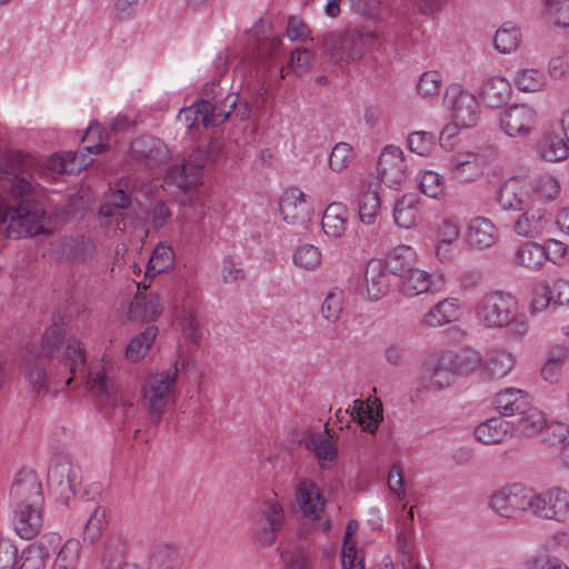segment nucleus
Returning <instances> with one entry per match:
<instances>
[{
	"label": "nucleus",
	"mask_w": 569,
	"mask_h": 569,
	"mask_svg": "<svg viewBox=\"0 0 569 569\" xmlns=\"http://www.w3.org/2000/svg\"><path fill=\"white\" fill-rule=\"evenodd\" d=\"M73 151H66L61 154L52 156L47 167L50 171L62 174V173H74L79 172L80 166L76 167Z\"/></svg>",
	"instance_id": "774afa93"
},
{
	"label": "nucleus",
	"mask_w": 569,
	"mask_h": 569,
	"mask_svg": "<svg viewBox=\"0 0 569 569\" xmlns=\"http://www.w3.org/2000/svg\"><path fill=\"white\" fill-rule=\"evenodd\" d=\"M64 336L62 320H53L52 325L42 335L40 355L44 358L53 357L59 351Z\"/></svg>",
	"instance_id": "c03bdc74"
},
{
	"label": "nucleus",
	"mask_w": 569,
	"mask_h": 569,
	"mask_svg": "<svg viewBox=\"0 0 569 569\" xmlns=\"http://www.w3.org/2000/svg\"><path fill=\"white\" fill-rule=\"evenodd\" d=\"M491 403L500 416L515 418L510 425L517 437L532 438L546 426V415L530 393H496Z\"/></svg>",
	"instance_id": "7ed1b4c3"
},
{
	"label": "nucleus",
	"mask_w": 569,
	"mask_h": 569,
	"mask_svg": "<svg viewBox=\"0 0 569 569\" xmlns=\"http://www.w3.org/2000/svg\"><path fill=\"white\" fill-rule=\"evenodd\" d=\"M158 335V328L153 325L146 327L134 336L127 346L126 357L131 362H137L146 356Z\"/></svg>",
	"instance_id": "58836bf2"
},
{
	"label": "nucleus",
	"mask_w": 569,
	"mask_h": 569,
	"mask_svg": "<svg viewBox=\"0 0 569 569\" xmlns=\"http://www.w3.org/2000/svg\"><path fill=\"white\" fill-rule=\"evenodd\" d=\"M183 558L178 548L162 543L156 546L149 558L148 569H182Z\"/></svg>",
	"instance_id": "473e14b6"
},
{
	"label": "nucleus",
	"mask_w": 569,
	"mask_h": 569,
	"mask_svg": "<svg viewBox=\"0 0 569 569\" xmlns=\"http://www.w3.org/2000/svg\"><path fill=\"white\" fill-rule=\"evenodd\" d=\"M476 316L486 328H503L506 336L513 339L522 338L529 330L528 319L519 312L517 299L503 291L482 296L477 303Z\"/></svg>",
	"instance_id": "f03ea898"
},
{
	"label": "nucleus",
	"mask_w": 569,
	"mask_h": 569,
	"mask_svg": "<svg viewBox=\"0 0 569 569\" xmlns=\"http://www.w3.org/2000/svg\"><path fill=\"white\" fill-rule=\"evenodd\" d=\"M48 486L59 500L67 503L81 485V469L69 455L54 456L48 469Z\"/></svg>",
	"instance_id": "39448f33"
},
{
	"label": "nucleus",
	"mask_w": 569,
	"mask_h": 569,
	"mask_svg": "<svg viewBox=\"0 0 569 569\" xmlns=\"http://www.w3.org/2000/svg\"><path fill=\"white\" fill-rule=\"evenodd\" d=\"M456 372L451 366L442 363V355L438 358L436 367L432 369L427 379V387L429 389H445L453 385Z\"/></svg>",
	"instance_id": "5fc2aeb1"
},
{
	"label": "nucleus",
	"mask_w": 569,
	"mask_h": 569,
	"mask_svg": "<svg viewBox=\"0 0 569 569\" xmlns=\"http://www.w3.org/2000/svg\"><path fill=\"white\" fill-rule=\"evenodd\" d=\"M447 168L452 178L459 182H471L482 174L480 157L473 152L452 156Z\"/></svg>",
	"instance_id": "412c9836"
},
{
	"label": "nucleus",
	"mask_w": 569,
	"mask_h": 569,
	"mask_svg": "<svg viewBox=\"0 0 569 569\" xmlns=\"http://www.w3.org/2000/svg\"><path fill=\"white\" fill-rule=\"evenodd\" d=\"M336 438V432H330L326 427L323 433H309L303 440L306 448L316 456L321 469L329 468L338 457Z\"/></svg>",
	"instance_id": "a211bd4d"
},
{
	"label": "nucleus",
	"mask_w": 569,
	"mask_h": 569,
	"mask_svg": "<svg viewBox=\"0 0 569 569\" xmlns=\"http://www.w3.org/2000/svg\"><path fill=\"white\" fill-rule=\"evenodd\" d=\"M296 500L302 512L315 520L321 518L326 500L318 485L310 479H301L296 486Z\"/></svg>",
	"instance_id": "f3484780"
},
{
	"label": "nucleus",
	"mask_w": 569,
	"mask_h": 569,
	"mask_svg": "<svg viewBox=\"0 0 569 569\" xmlns=\"http://www.w3.org/2000/svg\"><path fill=\"white\" fill-rule=\"evenodd\" d=\"M31 159L21 151H9L0 156V180L10 183L13 198H21L16 206L0 199V229L4 227L8 238H26L44 231L46 208L33 198L32 184L20 177L30 167Z\"/></svg>",
	"instance_id": "f257e3e1"
},
{
	"label": "nucleus",
	"mask_w": 569,
	"mask_h": 569,
	"mask_svg": "<svg viewBox=\"0 0 569 569\" xmlns=\"http://www.w3.org/2000/svg\"><path fill=\"white\" fill-rule=\"evenodd\" d=\"M9 498L11 507L43 508V487L39 475L33 469L21 468L14 475Z\"/></svg>",
	"instance_id": "1a4fd4ad"
},
{
	"label": "nucleus",
	"mask_w": 569,
	"mask_h": 569,
	"mask_svg": "<svg viewBox=\"0 0 569 569\" xmlns=\"http://www.w3.org/2000/svg\"><path fill=\"white\" fill-rule=\"evenodd\" d=\"M412 257L413 252L409 247L396 248L388 254L385 266L392 274L403 278L413 269Z\"/></svg>",
	"instance_id": "37998d69"
},
{
	"label": "nucleus",
	"mask_w": 569,
	"mask_h": 569,
	"mask_svg": "<svg viewBox=\"0 0 569 569\" xmlns=\"http://www.w3.org/2000/svg\"><path fill=\"white\" fill-rule=\"evenodd\" d=\"M549 21L557 27L569 26V0H545Z\"/></svg>",
	"instance_id": "13d9d810"
},
{
	"label": "nucleus",
	"mask_w": 569,
	"mask_h": 569,
	"mask_svg": "<svg viewBox=\"0 0 569 569\" xmlns=\"http://www.w3.org/2000/svg\"><path fill=\"white\" fill-rule=\"evenodd\" d=\"M130 180H120L116 189H111L106 202L100 206L99 213L106 218L116 216V210L128 209L131 204V193L127 191Z\"/></svg>",
	"instance_id": "e433bc0d"
},
{
	"label": "nucleus",
	"mask_w": 569,
	"mask_h": 569,
	"mask_svg": "<svg viewBox=\"0 0 569 569\" xmlns=\"http://www.w3.org/2000/svg\"><path fill=\"white\" fill-rule=\"evenodd\" d=\"M459 306L456 299H443L431 308L423 318V323L428 327H439L458 319Z\"/></svg>",
	"instance_id": "c9c22d12"
},
{
	"label": "nucleus",
	"mask_w": 569,
	"mask_h": 569,
	"mask_svg": "<svg viewBox=\"0 0 569 569\" xmlns=\"http://www.w3.org/2000/svg\"><path fill=\"white\" fill-rule=\"evenodd\" d=\"M284 520L282 507L274 500L263 503L259 516V528L256 530V538L262 546H270L274 542L278 532Z\"/></svg>",
	"instance_id": "2eb2a0df"
},
{
	"label": "nucleus",
	"mask_w": 569,
	"mask_h": 569,
	"mask_svg": "<svg viewBox=\"0 0 569 569\" xmlns=\"http://www.w3.org/2000/svg\"><path fill=\"white\" fill-rule=\"evenodd\" d=\"M126 545L120 537H110L103 547L102 566L104 569H120L124 557Z\"/></svg>",
	"instance_id": "09e8293b"
},
{
	"label": "nucleus",
	"mask_w": 569,
	"mask_h": 569,
	"mask_svg": "<svg viewBox=\"0 0 569 569\" xmlns=\"http://www.w3.org/2000/svg\"><path fill=\"white\" fill-rule=\"evenodd\" d=\"M518 266L529 270H540L545 264L543 246L537 242H526L515 253Z\"/></svg>",
	"instance_id": "a19ab883"
},
{
	"label": "nucleus",
	"mask_w": 569,
	"mask_h": 569,
	"mask_svg": "<svg viewBox=\"0 0 569 569\" xmlns=\"http://www.w3.org/2000/svg\"><path fill=\"white\" fill-rule=\"evenodd\" d=\"M529 183L526 178L511 177L500 187L497 201L502 210L522 211L529 204Z\"/></svg>",
	"instance_id": "ddd939ff"
},
{
	"label": "nucleus",
	"mask_w": 569,
	"mask_h": 569,
	"mask_svg": "<svg viewBox=\"0 0 569 569\" xmlns=\"http://www.w3.org/2000/svg\"><path fill=\"white\" fill-rule=\"evenodd\" d=\"M377 169L382 182L400 181L405 169L402 150L396 146H387L378 159Z\"/></svg>",
	"instance_id": "4be33fe9"
},
{
	"label": "nucleus",
	"mask_w": 569,
	"mask_h": 569,
	"mask_svg": "<svg viewBox=\"0 0 569 569\" xmlns=\"http://www.w3.org/2000/svg\"><path fill=\"white\" fill-rule=\"evenodd\" d=\"M62 361L69 368L72 375L66 380V385L80 376L81 379H87L88 383H92V388H98L99 391H108L113 388L111 379L107 376L104 370L92 372L86 363V353L82 343L77 339H69L66 350L62 352Z\"/></svg>",
	"instance_id": "0eeeda50"
},
{
	"label": "nucleus",
	"mask_w": 569,
	"mask_h": 569,
	"mask_svg": "<svg viewBox=\"0 0 569 569\" xmlns=\"http://www.w3.org/2000/svg\"><path fill=\"white\" fill-rule=\"evenodd\" d=\"M69 248L72 259L82 262L91 259L96 251L94 243L86 236H78L72 239Z\"/></svg>",
	"instance_id": "69168bd1"
},
{
	"label": "nucleus",
	"mask_w": 569,
	"mask_h": 569,
	"mask_svg": "<svg viewBox=\"0 0 569 569\" xmlns=\"http://www.w3.org/2000/svg\"><path fill=\"white\" fill-rule=\"evenodd\" d=\"M376 42L373 32L363 29L329 33L323 38V50L331 59L350 63L359 60Z\"/></svg>",
	"instance_id": "20e7f679"
},
{
	"label": "nucleus",
	"mask_w": 569,
	"mask_h": 569,
	"mask_svg": "<svg viewBox=\"0 0 569 569\" xmlns=\"http://www.w3.org/2000/svg\"><path fill=\"white\" fill-rule=\"evenodd\" d=\"M549 222L550 216L545 209L527 207L513 222L512 230L520 237L536 238L546 231Z\"/></svg>",
	"instance_id": "6ab92c4d"
},
{
	"label": "nucleus",
	"mask_w": 569,
	"mask_h": 569,
	"mask_svg": "<svg viewBox=\"0 0 569 569\" xmlns=\"http://www.w3.org/2000/svg\"><path fill=\"white\" fill-rule=\"evenodd\" d=\"M108 515L109 512L106 507L98 506L94 508L83 527V540L86 542L93 545L98 540L103 530L108 527Z\"/></svg>",
	"instance_id": "a18cd8bd"
},
{
	"label": "nucleus",
	"mask_w": 569,
	"mask_h": 569,
	"mask_svg": "<svg viewBox=\"0 0 569 569\" xmlns=\"http://www.w3.org/2000/svg\"><path fill=\"white\" fill-rule=\"evenodd\" d=\"M568 358L569 351L567 348L560 346L551 348L540 371L542 379L550 383L557 382L561 375V368Z\"/></svg>",
	"instance_id": "79ce46f5"
},
{
	"label": "nucleus",
	"mask_w": 569,
	"mask_h": 569,
	"mask_svg": "<svg viewBox=\"0 0 569 569\" xmlns=\"http://www.w3.org/2000/svg\"><path fill=\"white\" fill-rule=\"evenodd\" d=\"M293 261L302 269L315 270L321 263V253L312 244H302L296 250Z\"/></svg>",
	"instance_id": "bf43d9fd"
},
{
	"label": "nucleus",
	"mask_w": 569,
	"mask_h": 569,
	"mask_svg": "<svg viewBox=\"0 0 569 569\" xmlns=\"http://www.w3.org/2000/svg\"><path fill=\"white\" fill-rule=\"evenodd\" d=\"M352 159V148L349 143H337L329 157V167L335 172H342Z\"/></svg>",
	"instance_id": "0e129e2a"
},
{
	"label": "nucleus",
	"mask_w": 569,
	"mask_h": 569,
	"mask_svg": "<svg viewBox=\"0 0 569 569\" xmlns=\"http://www.w3.org/2000/svg\"><path fill=\"white\" fill-rule=\"evenodd\" d=\"M455 122L461 128L476 126L479 119V106L472 93L462 91L459 87H452L445 97Z\"/></svg>",
	"instance_id": "9d476101"
},
{
	"label": "nucleus",
	"mask_w": 569,
	"mask_h": 569,
	"mask_svg": "<svg viewBox=\"0 0 569 569\" xmlns=\"http://www.w3.org/2000/svg\"><path fill=\"white\" fill-rule=\"evenodd\" d=\"M552 510L557 522L569 520V490L560 486L551 487Z\"/></svg>",
	"instance_id": "680f3d73"
},
{
	"label": "nucleus",
	"mask_w": 569,
	"mask_h": 569,
	"mask_svg": "<svg viewBox=\"0 0 569 569\" xmlns=\"http://www.w3.org/2000/svg\"><path fill=\"white\" fill-rule=\"evenodd\" d=\"M520 30L512 22H505L496 32L493 44L501 53H510L520 43Z\"/></svg>",
	"instance_id": "49530a36"
},
{
	"label": "nucleus",
	"mask_w": 569,
	"mask_h": 569,
	"mask_svg": "<svg viewBox=\"0 0 569 569\" xmlns=\"http://www.w3.org/2000/svg\"><path fill=\"white\" fill-rule=\"evenodd\" d=\"M537 152L543 160L556 162L567 159L569 147L560 136L547 133L538 141Z\"/></svg>",
	"instance_id": "f704fd0d"
},
{
	"label": "nucleus",
	"mask_w": 569,
	"mask_h": 569,
	"mask_svg": "<svg viewBox=\"0 0 569 569\" xmlns=\"http://www.w3.org/2000/svg\"><path fill=\"white\" fill-rule=\"evenodd\" d=\"M516 86L523 92H538L546 86L545 74L537 69H523L517 73Z\"/></svg>",
	"instance_id": "4d7b16f0"
},
{
	"label": "nucleus",
	"mask_w": 569,
	"mask_h": 569,
	"mask_svg": "<svg viewBox=\"0 0 569 569\" xmlns=\"http://www.w3.org/2000/svg\"><path fill=\"white\" fill-rule=\"evenodd\" d=\"M237 102L238 93L234 92H218L212 100H199L198 103L204 113L202 126L214 128L222 124L231 116Z\"/></svg>",
	"instance_id": "9b49d317"
},
{
	"label": "nucleus",
	"mask_w": 569,
	"mask_h": 569,
	"mask_svg": "<svg viewBox=\"0 0 569 569\" xmlns=\"http://www.w3.org/2000/svg\"><path fill=\"white\" fill-rule=\"evenodd\" d=\"M94 406L106 416H120L129 419L132 411L131 400L123 397V393H94Z\"/></svg>",
	"instance_id": "c756f323"
},
{
	"label": "nucleus",
	"mask_w": 569,
	"mask_h": 569,
	"mask_svg": "<svg viewBox=\"0 0 569 569\" xmlns=\"http://www.w3.org/2000/svg\"><path fill=\"white\" fill-rule=\"evenodd\" d=\"M13 527L17 535L26 540H31L39 535L42 528V508L12 507Z\"/></svg>",
	"instance_id": "aec40b11"
},
{
	"label": "nucleus",
	"mask_w": 569,
	"mask_h": 569,
	"mask_svg": "<svg viewBox=\"0 0 569 569\" xmlns=\"http://www.w3.org/2000/svg\"><path fill=\"white\" fill-rule=\"evenodd\" d=\"M349 211L341 202L330 203L323 212L321 226L325 233L331 238L341 237L347 228Z\"/></svg>",
	"instance_id": "c85d7f7f"
},
{
	"label": "nucleus",
	"mask_w": 569,
	"mask_h": 569,
	"mask_svg": "<svg viewBox=\"0 0 569 569\" xmlns=\"http://www.w3.org/2000/svg\"><path fill=\"white\" fill-rule=\"evenodd\" d=\"M436 146V134L429 131H415L408 137V147L419 156L429 154Z\"/></svg>",
	"instance_id": "052dcab7"
},
{
	"label": "nucleus",
	"mask_w": 569,
	"mask_h": 569,
	"mask_svg": "<svg viewBox=\"0 0 569 569\" xmlns=\"http://www.w3.org/2000/svg\"><path fill=\"white\" fill-rule=\"evenodd\" d=\"M24 377L33 388V391L48 390L51 388V378L47 375L42 361L28 351L22 359Z\"/></svg>",
	"instance_id": "2f4dec72"
},
{
	"label": "nucleus",
	"mask_w": 569,
	"mask_h": 569,
	"mask_svg": "<svg viewBox=\"0 0 569 569\" xmlns=\"http://www.w3.org/2000/svg\"><path fill=\"white\" fill-rule=\"evenodd\" d=\"M555 296L551 286L546 281H541L535 286L531 307L533 312H541L549 306L555 305Z\"/></svg>",
	"instance_id": "e2e57ef3"
},
{
	"label": "nucleus",
	"mask_w": 569,
	"mask_h": 569,
	"mask_svg": "<svg viewBox=\"0 0 569 569\" xmlns=\"http://www.w3.org/2000/svg\"><path fill=\"white\" fill-rule=\"evenodd\" d=\"M162 307L157 295L148 293L142 297H136L131 303L130 315L133 319L141 321H153L161 313Z\"/></svg>",
	"instance_id": "ea45409f"
},
{
	"label": "nucleus",
	"mask_w": 569,
	"mask_h": 569,
	"mask_svg": "<svg viewBox=\"0 0 569 569\" xmlns=\"http://www.w3.org/2000/svg\"><path fill=\"white\" fill-rule=\"evenodd\" d=\"M217 153L212 149L198 147L186 163L172 164L167 173L166 181L182 190L194 188L200 182V171L209 162L214 161Z\"/></svg>",
	"instance_id": "6e6552de"
},
{
	"label": "nucleus",
	"mask_w": 569,
	"mask_h": 569,
	"mask_svg": "<svg viewBox=\"0 0 569 569\" xmlns=\"http://www.w3.org/2000/svg\"><path fill=\"white\" fill-rule=\"evenodd\" d=\"M480 97L489 108H499L511 97V86L502 77L488 78L481 87Z\"/></svg>",
	"instance_id": "cd10ccee"
},
{
	"label": "nucleus",
	"mask_w": 569,
	"mask_h": 569,
	"mask_svg": "<svg viewBox=\"0 0 569 569\" xmlns=\"http://www.w3.org/2000/svg\"><path fill=\"white\" fill-rule=\"evenodd\" d=\"M173 263V251L169 246L160 243L156 247L146 270V277L167 271Z\"/></svg>",
	"instance_id": "3c124183"
},
{
	"label": "nucleus",
	"mask_w": 569,
	"mask_h": 569,
	"mask_svg": "<svg viewBox=\"0 0 569 569\" xmlns=\"http://www.w3.org/2000/svg\"><path fill=\"white\" fill-rule=\"evenodd\" d=\"M353 402V410L359 419V423L366 431L375 433L382 420L381 400L376 397V393H370L366 401L355 400Z\"/></svg>",
	"instance_id": "bb28decb"
},
{
	"label": "nucleus",
	"mask_w": 569,
	"mask_h": 569,
	"mask_svg": "<svg viewBox=\"0 0 569 569\" xmlns=\"http://www.w3.org/2000/svg\"><path fill=\"white\" fill-rule=\"evenodd\" d=\"M80 552V542L77 539H68L57 555L54 569H76Z\"/></svg>",
	"instance_id": "864d4df0"
},
{
	"label": "nucleus",
	"mask_w": 569,
	"mask_h": 569,
	"mask_svg": "<svg viewBox=\"0 0 569 569\" xmlns=\"http://www.w3.org/2000/svg\"><path fill=\"white\" fill-rule=\"evenodd\" d=\"M533 488L520 482L506 485L496 490L489 506L498 516L515 519L521 512H530Z\"/></svg>",
	"instance_id": "423d86ee"
},
{
	"label": "nucleus",
	"mask_w": 569,
	"mask_h": 569,
	"mask_svg": "<svg viewBox=\"0 0 569 569\" xmlns=\"http://www.w3.org/2000/svg\"><path fill=\"white\" fill-rule=\"evenodd\" d=\"M283 220L289 224H305L309 221L312 209L299 189L287 190L279 201Z\"/></svg>",
	"instance_id": "dca6fc26"
},
{
	"label": "nucleus",
	"mask_w": 569,
	"mask_h": 569,
	"mask_svg": "<svg viewBox=\"0 0 569 569\" xmlns=\"http://www.w3.org/2000/svg\"><path fill=\"white\" fill-rule=\"evenodd\" d=\"M379 186L372 189L371 186L361 192L358 199V211L361 222L366 224L375 223L381 208L380 196L378 191Z\"/></svg>",
	"instance_id": "4c0bfd02"
},
{
	"label": "nucleus",
	"mask_w": 569,
	"mask_h": 569,
	"mask_svg": "<svg viewBox=\"0 0 569 569\" xmlns=\"http://www.w3.org/2000/svg\"><path fill=\"white\" fill-rule=\"evenodd\" d=\"M132 157L146 167L153 168L164 163L169 150L162 140L153 136H142L131 143Z\"/></svg>",
	"instance_id": "4468645a"
},
{
	"label": "nucleus",
	"mask_w": 569,
	"mask_h": 569,
	"mask_svg": "<svg viewBox=\"0 0 569 569\" xmlns=\"http://www.w3.org/2000/svg\"><path fill=\"white\" fill-rule=\"evenodd\" d=\"M482 359L478 351L471 348L460 349L459 351H446L442 353V363L451 366L456 373H469L477 369Z\"/></svg>",
	"instance_id": "7c9ffc66"
},
{
	"label": "nucleus",
	"mask_w": 569,
	"mask_h": 569,
	"mask_svg": "<svg viewBox=\"0 0 569 569\" xmlns=\"http://www.w3.org/2000/svg\"><path fill=\"white\" fill-rule=\"evenodd\" d=\"M442 283V276H439L437 280H432L430 273L413 268L401 278V291L408 297H415L427 291H438Z\"/></svg>",
	"instance_id": "5701e85b"
},
{
	"label": "nucleus",
	"mask_w": 569,
	"mask_h": 569,
	"mask_svg": "<svg viewBox=\"0 0 569 569\" xmlns=\"http://www.w3.org/2000/svg\"><path fill=\"white\" fill-rule=\"evenodd\" d=\"M497 239L495 224L487 218L477 217L471 220L467 231L468 244L477 250L491 247Z\"/></svg>",
	"instance_id": "a878e982"
},
{
	"label": "nucleus",
	"mask_w": 569,
	"mask_h": 569,
	"mask_svg": "<svg viewBox=\"0 0 569 569\" xmlns=\"http://www.w3.org/2000/svg\"><path fill=\"white\" fill-rule=\"evenodd\" d=\"M387 271L383 261L380 259H371L367 263L365 279L367 292L371 300H379L389 291L390 282Z\"/></svg>",
	"instance_id": "b1692460"
},
{
	"label": "nucleus",
	"mask_w": 569,
	"mask_h": 569,
	"mask_svg": "<svg viewBox=\"0 0 569 569\" xmlns=\"http://www.w3.org/2000/svg\"><path fill=\"white\" fill-rule=\"evenodd\" d=\"M552 500L551 487L541 492L533 489L529 515L540 520L556 521Z\"/></svg>",
	"instance_id": "de8ad7c7"
},
{
	"label": "nucleus",
	"mask_w": 569,
	"mask_h": 569,
	"mask_svg": "<svg viewBox=\"0 0 569 569\" xmlns=\"http://www.w3.org/2000/svg\"><path fill=\"white\" fill-rule=\"evenodd\" d=\"M178 373V361L166 370L151 373L147 380L149 391H171L174 387Z\"/></svg>",
	"instance_id": "603ef678"
},
{
	"label": "nucleus",
	"mask_w": 569,
	"mask_h": 569,
	"mask_svg": "<svg viewBox=\"0 0 569 569\" xmlns=\"http://www.w3.org/2000/svg\"><path fill=\"white\" fill-rule=\"evenodd\" d=\"M441 84L442 79L438 71H427L420 77L417 90L421 97L431 98L439 93Z\"/></svg>",
	"instance_id": "338daca9"
},
{
	"label": "nucleus",
	"mask_w": 569,
	"mask_h": 569,
	"mask_svg": "<svg viewBox=\"0 0 569 569\" xmlns=\"http://www.w3.org/2000/svg\"><path fill=\"white\" fill-rule=\"evenodd\" d=\"M419 201L415 194H405L396 202L393 218L400 228L410 229L420 220Z\"/></svg>",
	"instance_id": "72a5a7b5"
},
{
	"label": "nucleus",
	"mask_w": 569,
	"mask_h": 569,
	"mask_svg": "<svg viewBox=\"0 0 569 569\" xmlns=\"http://www.w3.org/2000/svg\"><path fill=\"white\" fill-rule=\"evenodd\" d=\"M529 190L542 200H552L555 199L560 191L559 183L557 179L550 174L539 176L531 181H528Z\"/></svg>",
	"instance_id": "6e6d98bb"
},
{
	"label": "nucleus",
	"mask_w": 569,
	"mask_h": 569,
	"mask_svg": "<svg viewBox=\"0 0 569 569\" xmlns=\"http://www.w3.org/2000/svg\"><path fill=\"white\" fill-rule=\"evenodd\" d=\"M515 435L509 422L501 418L487 419L475 429V437L483 445H498Z\"/></svg>",
	"instance_id": "393cba45"
},
{
	"label": "nucleus",
	"mask_w": 569,
	"mask_h": 569,
	"mask_svg": "<svg viewBox=\"0 0 569 569\" xmlns=\"http://www.w3.org/2000/svg\"><path fill=\"white\" fill-rule=\"evenodd\" d=\"M536 111L527 104H513L500 116V128L509 137L528 134L535 123Z\"/></svg>",
	"instance_id": "f8f14e48"
},
{
	"label": "nucleus",
	"mask_w": 569,
	"mask_h": 569,
	"mask_svg": "<svg viewBox=\"0 0 569 569\" xmlns=\"http://www.w3.org/2000/svg\"><path fill=\"white\" fill-rule=\"evenodd\" d=\"M172 393H143L142 405L151 423H159L166 408L173 402Z\"/></svg>",
	"instance_id": "8fccbe9b"
}]
</instances>
